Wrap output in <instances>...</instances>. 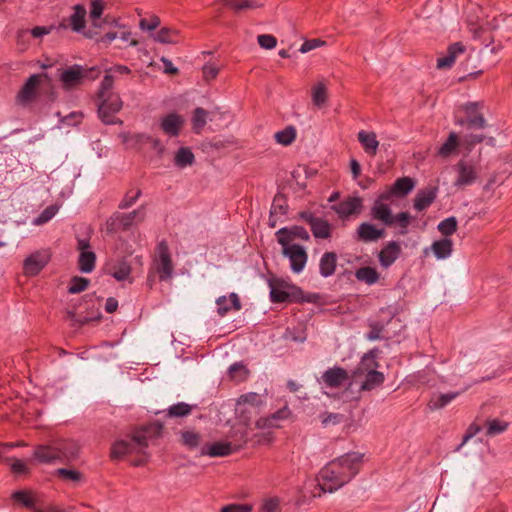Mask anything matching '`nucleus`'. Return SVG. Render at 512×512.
<instances>
[{
	"label": "nucleus",
	"mask_w": 512,
	"mask_h": 512,
	"mask_svg": "<svg viewBox=\"0 0 512 512\" xmlns=\"http://www.w3.org/2000/svg\"><path fill=\"white\" fill-rule=\"evenodd\" d=\"M363 455L351 452L337 457L320 469L317 475L319 493L314 497H320L322 493H334L348 484L359 472Z\"/></svg>",
	"instance_id": "obj_1"
},
{
	"label": "nucleus",
	"mask_w": 512,
	"mask_h": 512,
	"mask_svg": "<svg viewBox=\"0 0 512 512\" xmlns=\"http://www.w3.org/2000/svg\"><path fill=\"white\" fill-rule=\"evenodd\" d=\"M162 425L151 424L135 431L130 437L117 440L111 449L114 459H127L133 466H141L149 459L148 447L161 436Z\"/></svg>",
	"instance_id": "obj_2"
},
{
	"label": "nucleus",
	"mask_w": 512,
	"mask_h": 512,
	"mask_svg": "<svg viewBox=\"0 0 512 512\" xmlns=\"http://www.w3.org/2000/svg\"><path fill=\"white\" fill-rule=\"evenodd\" d=\"M378 362L373 352L366 353L356 370L354 371V381L360 384V389L370 391L379 387L385 380L382 372L378 371Z\"/></svg>",
	"instance_id": "obj_3"
},
{
	"label": "nucleus",
	"mask_w": 512,
	"mask_h": 512,
	"mask_svg": "<svg viewBox=\"0 0 512 512\" xmlns=\"http://www.w3.org/2000/svg\"><path fill=\"white\" fill-rule=\"evenodd\" d=\"M279 244L283 248V255L290 261V268L294 273H301L307 263V253L303 246L292 244L291 237L288 235L286 228H281L276 233Z\"/></svg>",
	"instance_id": "obj_4"
},
{
	"label": "nucleus",
	"mask_w": 512,
	"mask_h": 512,
	"mask_svg": "<svg viewBox=\"0 0 512 512\" xmlns=\"http://www.w3.org/2000/svg\"><path fill=\"white\" fill-rule=\"evenodd\" d=\"M467 23L473 38L481 40L486 47L493 41L491 31L499 26L495 17L484 19L482 16H467Z\"/></svg>",
	"instance_id": "obj_5"
},
{
	"label": "nucleus",
	"mask_w": 512,
	"mask_h": 512,
	"mask_svg": "<svg viewBox=\"0 0 512 512\" xmlns=\"http://www.w3.org/2000/svg\"><path fill=\"white\" fill-rule=\"evenodd\" d=\"M86 16L87 11L83 5H74L72 7V13L67 19L63 20L61 26L63 28H69L75 33L82 34L85 38L96 39L99 32L86 28Z\"/></svg>",
	"instance_id": "obj_6"
},
{
	"label": "nucleus",
	"mask_w": 512,
	"mask_h": 512,
	"mask_svg": "<svg viewBox=\"0 0 512 512\" xmlns=\"http://www.w3.org/2000/svg\"><path fill=\"white\" fill-rule=\"evenodd\" d=\"M153 264L161 281H167L173 277L174 266L166 242L162 241L157 245Z\"/></svg>",
	"instance_id": "obj_7"
},
{
	"label": "nucleus",
	"mask_w": 512,
	"mask_h": 512,
	"mask_svg": "<svg viewBox=\"0 0 512 512\" xmlns=\"http://www.w3.org/2000/svg\"><path fill=\"white\" fill-rule=\"evenodd\" d=\"M100 98L102 101L98 108V115L102 122L105 124L118 123L119 121L115 118V114H117L123 106L120 96L116 93H109L107 96Z\"/></svg>",
	"instance_id": "obj_8"
},
{
	"label": "nucleus",
	"mask_w": 512,
	"mask_h": 512,
	"mask_svg": "<svg viewBox=\"0 0 512 512\" xmlns=\"http://www.w3.org/2000/svg\"><path fill=\"white\" fill-rule=\"evenodd\" d=\"M455 170L457 173L454 185L460 188L470 186L477 180L478 170L475 164L461 160L456 166Z\"/></svg>",
	"instance_id": "obj_9"
},
{
	"label": "nucleus",
	"mask_w": 512,
	"mask_h": 512,
	"mask_svg": "<svg viewBox=\"0 0 512 512\" xmlns=\"http://www.w3.org/2000/svg\"><path fill=\"white\" fill-rule=\"evenodd\" d=\"M263 404V397L257 393H247L242 396L237 401L236 404V412L241 415L245 420L249 418V416L256 414L258 408Z\"/></svg>",
	"instance_id": "obj_10"
},
{
	"label": "nucleus",
	"mask_w": 512,
	"mask_h": 512,
	"mask_svg": "<svg viewBox=\"0 0 512 512\" xmlns=\"http://www.w3.org/2000/svg\"><path fill=\"white\" fill-rule=\"evenodd\" d=\"M466 115V119L459 118L456 124L459 126L467 125L468 128H484L486 121L479 111V104L477 102H469L462 106Z\"/></svg>",
	"instance_id": "obj_11"
},
{
	"label": "nucleus",
	"mask_w": 512,
	"mask_h": 512,
	"mask_svg": "<svg viewBox=\"0 0 512 512\" xmlns=\"http://www.w3.org/2000/svg\"><path fill=\"white\" fill-rule=\"evenodd\" d=\"M50 253L47 250H39L29 255L23 263V271L26 276H36L48 264Z\"/></svg>",
	"instance_id": "obj_12"
},
{
	"label": "nucleus",
	"mask_w": 512,
	"mask_h": 512,
	"mask_svg": "<svg viewBox=\"0 0 512 512\" xmlns=\"http://www.w3.org/2000/svg\"><path fill=\"white\" fill-rule=\"evenodd\" d=\"M77 248L80 252L78 264L79 269L83 273H90L95 267L96 256L95 253L90 249L89 242L85 239H79Z\"/></svg>",
	"instance_id": "obj_13"
},
{
	"label": "nucleus",
	"mask_w": 512,
	"mask_h": 512,
	"mask_svg": "<svg viewBox=\"0 0 512 512\" xmlns=\"http://www.w3.org/2000/svg\"><path fill=\"white\" fill-rule=\"evenodd\" d=\"M388 195L381 196L376 200L371 207V216L374 220L380 221L386 226L394 225V215L392 214L391 208L388 204L384 203L383 200L387 199Z\"/></svg>",
	"instance_id": "obj_14"
},
{
	"label": "nucleus",
	"mask_w": 512,
	"mask_h": 512,
	"mask_svg": "<svg viewBox=\"0 0 512 512\" xmlns=\"http://www.w3.org/2000/svg\"><path fill=\"white\" fill-rule=\"evenodd\" d=\"M185 124V118L177 113H169L160 119V128L169 137L179 135Z\"/></svg>",
	"instance_id": "obj_15"
},
{
	"label": "nucleus",
	"mask_w": 512,
	"mask_h": 512,
	"mask_svg": "<svg viewBox=\"0 0 512 512\" xmlns=\"http://www.w3.org/2000/svg\"><path fill=\"white\" fill-rule=\"evenodd\" d=\"M217 314L224 317L230 312H238L242 305L237 293L232 292L228 296H220L216 299Z\"/></svg>",
	"instance_id": "obj_16"
},
{
	"label": "nucleus",
	"mask_w": 512,
	"mask_h": 512,
	"mask_svg": "<svg viewBox=\"0 0 512 512\" xmlns=\"http://www.w3.org/2000/svg\"><path fill=\"white\" fill-rule=\"evenodd\" d=\"M241 447L242 444L233 445L231 442H215L205 445L201 449V454L210 457H224L232 454Z\"/></svg>",
	"instance_id": "obj_17"
},
{
	"label": "nucleus",
	"mask_w": 512,
	"mask_h": 512,
	"mask_svg": "<svg viewBox=\"0 0 512 512\" xmlns=\"http://www.w3.org/2000/svg\"><path fill=\"white\" fill-rule=\"evenodd\" d=\"M363 206L362 198L358 196H351L341 201L337 206L334 207L336 213L341 218L359 214Z\"/></svg>",
	"instance_id": "obj_18"
},
{
	"label": "nucleus",
	"mask_w": 512,
	"mask_h": 512,
	"mask_svg": "<svg viewBox=\"0 0 512 512\" xmlns=\"http://www.w3.org/2000/svg\"><path fill=\"white\" fill-rule=\"evenodd\" d=\"M321 379L325 386L339 388L347 382L348 373L341 367H333L325 371Z\"/></svg>",
	"instance_id": "obj_19"
},
{
	"label": "nucleus",
	"mask_w": 512,
	"mask_h": 512,
	"mask_svg": "<svg viewBox=\"0 0 512 512\" xmlns=\"http://www.w3.org/2000/svg\"><path fill=\"white\" fill-rule=\"evenodd\" d=\"M270 288V297L272 302L289 301L296 295L298 291L296 286L284 283L271 284Z\"/></svg>",
	"instance_id": "obj_20"
},
{
	"label": "nucleus",
	"mask_w": 512,
	"mask_h": 512,
	"mask_svg": "<svg viewBox=\"0 0 512 512\" xmlns=\"http://www.w3.org/2000/svg\"><path fill=\"white\" fill-rule=\"evenodd\" d=\"M57 454L58 450L56 444L40 445L35 449L32 459L40 463L51 464L60 462L59 455Z\"/></svg>",
	"instance_id": "obj_21"
},
{
	"label": "nucleus",
	"mask_w": 512,
	"mask_h": 512,
	"mask_svg": "<svg viewBox=\"0 0 512 512\" xmlns=\"http://www.w3.org/2000/svg\"><path fill=\"white\" fill-rule=\"evenodd\" d=\"M465 52V46L456 42L449 46L447 53L444 56H440L437 59V67L439 69H448L451 68L455 63L457 57Z\"/></svg>",
	"instance_id": "obj_22"
},
{
	"label": "nucleus",
	"mask_w": 512,
	"mask_h": 512,
	"mask_svg": "<svg viewBox=\"0 0 512 512\" xmlns=\"http://www.w3.org/2000/svg\"><path fill=\"white\" fill-rule=\"evenodd\" d=\"M153 40L161 44H179L182 41L181 32L173 27H162L152 35Z\"/></svg>",
	"instance_id": "obj_23"
},
{
	"label": "nucleus",
	"mask_w": 512,
	"mask_h": 512,
	"mask_svg": "<svg viewBox=\"0 0 512 512\" xmlns=\"http://www.w3.org/2000/svg\"><path fill=\"white\" fill-rule=\"evenodd\" d=\"M400 252L401 247L397 242H389L379 253L381 266L384 268L391 266L398 259Z\"/></svg>",
	"instance_id": "obj_24"
},
{
	"label": "nucleus",
	"mask_w": 512,
	"mask_h": 512,
	"mask_svg": "<svg viewBox=\"0 0 512 512\" xmlns=\"http://www.w3.org/2000/svg\"><path fill=\"white\" fill-rule=\"evenodd\" d=\"M43 77H46V75L34 74L29 77L18 95V98L22 103H27L35 97L36 88Z\"/></svg>",
	"instance_id": "obj_25"
},
{
	"label": "nucleus",
	"mask_w": 512,
	"mask_h": 512,
	"mask_svg": "<svg viewBox=\"0 0 512 512\" xmlns=\"http://www.w3.org/2000/svg\"><path fill=\"white\" fill-rule=\"evenodd\" d=\"M384 229L377 228L375 225L364 222L361 223L357 229V234L360 240L364 242H373L384 236Z\"/></svg>",
	"instance_id": "obj_26"
},
{
	"label": "nucleus",
	"mask_w": 512,
	"mask_h": 512,
	"mask_svg": "<svg viewBox=\"0 0 512 512\" xmlns=\"http://www.w3.org/2000/svg\"><path fill=\"white\" fill-rule=\"evenodd\" d=\"M60 462H66L75 459L79 453V446L76 442L71 440H65L55 443Z\"/></svg>",
	"instance_id": "obj_27"
},
{
	"label": "nucleus",
	"mask_w": 512,
	"mask_h": 512,
	"mask_svg": "<svg viewBox=\"0 0 512 512\" xmlns=\"http://www.w3.org/2000/svg\"><path fill=\"white\" fill-rule=\"evenodd\" d=\"M84 74L79 66H73L69 69L65 70L61 74V81L63 83V86L66 89H71L75 87L76 85L80 84L81 80L83 79Z\"/></svg>",
	"instance_id": "obj_28"
},
{
	"label": "nucleus",
	"mask_w": 512,
	"mask_h": 512,
	"mask_svg": "<svg viewBox=\"0 0 512 512\" xmlns=\"http://www.w3.org/2000/svg\"><path fill=\"white\" fill-rule=\"evenodd\" d=\"M357 138L366 153L372 156L377 153L379 142L374 132L361 130L358 132Z\"/></svg>",
	"instance_id": "obj_29"
},
{
	"label": "nucleus",
	"mask_w": 512,
	"mask_h": 512,
	"mask_svg": "<svg viewBox=\"0 0 512 512\" xmlns=\"http://www.w3.org/2000/svg\"><path fill=\"white\" fill-rule=\"evenodd\" d=\"M431 251L438 260L447 259L453 251V242L449 238L436 240L431 245Z\"/></svg>",
	"instance_id": "obj_30"
},
{
	"label": "nucleus",
	"mask_w": 512,
	"mask_h": 512,
	"mask_svg": "<svg viewBox=\"0 0 512 512\" xmlns=\"http://www.w3.org/2000/svg\"><path fill=\"white\" fill-rule=\"evenodd\" d=\"M208 120H212L211 113L201 107H197L193 111V115L191 118L193 131L199 134L205 127Z\"/></svg>",
	"instance_id": "obj_31"
},
{
	"label": "nucleus",
	"mask_w": 512,
	"mask_h": 512,
	"mask_svg": "<svg viewBox=\"0 0 512 512\" xmlns=\"http://www.w3.org/2000/svg\"><path fill=\"white\" fill-rule=\"evenodd\" d=\"M336 261L337 257L335 253H324L319 263L320 274L325 278L334 274L336 269Z\"/></svg>",
	"instance_id": "obj_32"
},
{
	"label": "nucleus",
	"mask_w": 512,
	"mask_h": 512,
	"mask_svg": "<svg viewBox=\"0 0 512 512\" xmlns=\"http://www.w3.org/2000/svg\"><path fill=\"white\" fill-rule=\"evenodd\" d=\"M290 410L287 407H284L277 412L273 413L268 418H263L257 421V427L258 428H264V427H277V422L279 420L288 419L290 417Z\"/></svg>",
	"instance_id": "obj_33"
},
{
	"label": "nucleus",
	"mask_w": 512,
	"mask_h": 512,
	"mask_svg": "<svg viewBox=\"0 0 512 512\" xmlns=\"http://www.w3.org/2000/svg\"><path fill=\"white\" fill-rule=\"evenodd\" d=\"M460 145L458 135L451 132L446 141L439 147L438 154L443 158L453 155Z\"/></svg>",
	"instance_id": "obj_34"
},
{
	"label": "nucleus",
	"mask_w": 512,
	"mask_h": 512,
	"mask_svg": "<svg viewBox=\"0 0 512 512\" xmlns=\"http://www.w3.org/2000/svg\"><path fill=\"white\" fill-rule=\"evenodd\" d=\"M145 219V208L140 207L132 212L119 216V222L124 228L143 222Z\"/></svg>",
	"instance_id": "obj_35"
},
{
	"label": "nucleus",
	"mask_w": 512,
	"mask_h": 512,
	"mask_svg": "<svg viewBox=\"0 0 512 512\" xmlns=\"http://www.w3.org/2000/svg\"><path fill=\"white\" fill-rule=\"evenodd\" d=\"M309 223L311 230L316 238L326 239L330 236V225L327 221L321 218H310Z\"/></svg>",
	"instance_id": "obj_36"
},
{
	"label": "nucleus",
	"mask_w": 512,
	"mask_h": 512,
	"mask_svg": "<svg viewBox=\"0 0 512 512\" xmlns=\"http://www.w3.org/2000/svg\"><path fill=\"white\" fill-rule=\"evenodd\" d=\"M414 186H415V184L411 178L403 177V178L398 179L394 183L391 190L386 195H388V197L391 194L404 196V195L408 194L410 191H412Z\"/></svg>",
	"instance_id": "obj_37"
},
{
	"label": "nucleus",
	"mask_w": 512,
	"mask_h": 512,
	"mask_svg": "<svg viewBox=\"0 0 512 512\" xmlns=\"http://www.w3.org/2000/svg\"><path fill=\"white\" fill-rule=\"evenodd\" d=\"M312 102L317 107L325 105L328 99L327 86L324 82L318 81L312 87Z\"/></svg>",
	"instance_id": "obj_38"
},
{
	"label": "nucleus",
	"mask_w": 512,
	"mask_h": 512,
	"mask_svg": "<svg viewBox=\"0 0 512 512\" xmlns=\"http://www.w3.org/2000/svg\"><path fill=\"white\" fill-rule=\"evenodd\" d=\"M436 197L434 190H422L419 191L415 197L414 208L418 211H422L429 207Z\"/></svg>",
	"instance_id": "obj_39"
},
{
	"label": "nucleus",
	"mask_w": 512,
	"mask_h": 512,
	"mask_svg": "<svg viewBox=\"0 0 512 512\" xmlns=\"http://www.w3.org/2000/svg\"><path fill=\"white\" fill-rule=\"evenodd\" d=\"M195 157L192 151L187 147H181L175 154L174 163L178 168H185L194 163Z\"/></svg>",
	"instance_id": "obj_40"
},
{
	"label": "nucleus",
	"mask_w": 512,
	"mask_h": 512,
	"mask_svg": "<svg viewBox=\"0 0 512 512\" xmlns=\"http://www.w3.org/2000/svg\"><path fill=\"white\" fill-rule=\"evenodd\" d=\"M356 278L368 285H373L379 280V273L373 267H362L355 273Z\"/></svg>",
	"instance_id": "obj_41"
},
{
	"label": "nucleus",
	"mask_w": 512,
	"mask_h": 512,
	"mask_svg": "<svg viewBox=\"0 0 512 512\" xmlns=\"http://www.w3.org/2000/svg\"><path fill=\"white\" fill-rule=\"evenodd\" d=\"M458 395V392L434 395L430 400L429 406L433 410L441 409L454 400Z\"/></svg>",
	"instance_id": "obj_42"
},
{
	"label": "nucleus",
	"mask_w": 512,
	"mask_h": 512,
	"mask_svg": "<svg viewBox=\"0 0 512 512\" xmlns=\"http://www.w3.org/2000/svg\"><path fill=\"white\" fill-rule=\"evenodd\" d=\"M192 405H189L185 402H179L171 405L167 409V416L171 418H180L188 416L192 412Z\"/></svg>",
	"instance_id": "obj_43"
},
{
	"label": "nucleus",
	"mask_w": 512,
	"mask_h": 512,
	"mask_svg": "<svg viewBox=\"0 0 512 512\" xmlns=\"http://www.w3.org/2000/svg\"><path fill=\"white\" fill-rule=\"evenodd\" d=\"M274 137L278 144L288 146L296 139V129L292 126H288L285 129L275 133Z\"/></svg>",
	"instance_id": "obj_44"
},
{
	"label": "nucleus",
	"mask_w": 512,
	"mask_h": 512,
	"mask_svg": "<svg viewBox=\"0 0 512 512\" xmlns=\"http://www.w3.org/2000/svg\"><path fill=\"white\" fill-rule=\"evenodd\" d=\"M131 268L126 261H120L116 263L112 270L111 275L118 281L127 280L130 276Z\"/></svg>",
	"instance_id": "obj_45"
},
{
	"label": "nucleus",
	"mask_w": 512,
	"mask_h": 512,
	"mask_svg": "<svg viewBox=\"0 0 512 512\" xmlns=\"http://www.w3.org/2000/svg\"><path fill=\"white\" fill-rule=\"evenodd\" d=\"M508 427V423L498 419H490L486 422V435L494 437L503 433Z\"/></svg>",
	"instance_id": "obj_46"
},
{
	"label": "nucleus",
	"mask_w": 512,
	"mask_h": 512,
	"mask_svg": "<svg viewBox=\"0 0 512 512\" xmlns=\"http://www.w3.org/2000/svg\"><path fill=\"white\" fill-rule=\"evenodd\" d=\"M457 229V219L453 216L448 217L442 220L438 224V230L441 234L448 238V236L452 235Z\"/></svg>",
	"instance_id": "obj_47"
},
{
	"label": "nucleus",
	"mask_w": 512,
	"mask_h": 512,
	"mask_svg": "<svg viewBox=\"0 0 512 512\" xmlns=\"http://www.w3.org/2000/svg\"><path fill=\"white\" fill-rule=\"evenodd\" d=\"M281 505V499L278 496L264 498L260 505V512H278Z\"/></svg>",
	"instance_id": "obj_48"
},
{
	"label": "nucleus",
	"mask_w": 512,
	"mask_h": 512,
	"mask_svg": "<svg viewBox=\"0 0 512 512\" xmlns=\"http://www.w3.org/2000/svg\"><path fill=\"white\" fill-rule=\"evenodd\" d=\"M229 377L237 382L243 381L248 375L246 367L241 363H235L228 370Z\"/></svg>",
	"instance_id": "obj_49"
},
{
	"label": "nucleus",
	"mask_w": 512,
	"mask_h": 512,
	"mask_svg": "<svg viewBox=\"0 0 512 512\" xmlns=\"http://www.w3.org/2000/svg\"><path fill=\"white\" fill-rule=\"evenodd\" d=\"M56 474L64 480L78 483L83 479L82 473L74 469L59 468Z\"/></svg>",
	"instance_id": "obj_50"
},
{
	"label": "nucleus",
	"mask_w": 512,
	"mask_h": 512,
	"mask_svg": "<svg viewBox=\"0 0 512 512\" xmlns=\"http://www.w3.org/2000/svg\"><path fill=\"white\" fill-rule=\"evenodd\" d=\"M57 211L58 208L56 206H48L41 212V214L38 217L34 218L33 224L39 226L44 223H47L56 215Z\"/></svg>",
	"instance_id": "obj_51"
},
{
	"label": "nucleus",
	"mask_w": 512,
	"mask_h": 512,
	"mask_svg": "<svg viewBox=\"0 0 512 512\" xmlns=\"http://www.w3.org/2000/svg\"><path fill=\"white\" fill-rule=\"evenodd\" d=\"M89 285V280L83 277H74L69 285L68 291L71 294H76L84 291Z\"/></svg>",
	"instance_id": "obj_52"
},
{
	"label": "nucleus",
	"mask_w": 512,
	"mask_h": 512,
	"mask_svg": "<svg viewBox=\"0 0 512 512\" xmlns=\"http://www.w3.org/2000/svg\"><path fill=\"white\" fill-rule=\"evenodd\" d=\"M370 331L367 333L366 338L369 341H376L381 339V333L384 329V324L376 321L369 323Z\"/></svg>",
	"instance_id": "obj_53"
},
{
	"label": "nucleus",
	"mask_w": 512,
	"mask_h": 512,
	"mask_svg": "<svg viewBox=\"0 0 512 512\" xmlns=\"http://www.w3.org/2000/svg\"><path fill=\"white\" fill-rule=\"evenodd\" d=\"M7 463L10 464L11 470L15 474H25L28 472V467L26 462L16 459V458H5L4 459Z\"/></svg>",
	"instance_id": "obj_54"
},
{
	"label": "nucleus",
	"mask_w": 512,
	"mask_h": 512,
	"mask_svg": "<svg viewBox=\"0 0 512 512\" xmlns=\"http://www.w3.org/2000/svg\"><path fill=\"white\" fill-rule=\"evenodd\" d=\"M326 42L321 39H309L304 41V43L301 45L299 52L302 54L308 53L316 48L325 46Z\"/></svg>",
	"instance_id": "obj_55"
},
{
	"label": "nucleus",
	"mask_w": 512,
	"mask_h": 512,
	"mask_svg": "<svg viewBox=\"0 0 512 512\" xmlns=\"http://www.w3.org/2000/svg\"><path fill=\"white\" fill-rule=\"evenodd\" d=\"M258 44L267 50L274 49L277 45V39L270 34H261L257 37Z\"/></svg>",
	"instance_id": "obj_56"
},
{
	"label": "nucleus",
	"mask_w": 512,
	"mask_h": 512,
	"mask_svg": "<svg viewBox=\"0 0 512 512\" xmlns=\"http://www.w3.org/2000/svg\"><path fill=\"white\" fill-rule=\"evenodd\" d=\"M224 4L236 12L245 9V8H255L258 5L255 2L244 0L242 2H237L236 0H223Z\"/></svg>",
	"instance_id": "obj_57"
},
{
	"label": "nucleus",
	"mask_w": 512,
	"mask_h": 512,
	"mask_svg": "<svg viewBox=\"0 0 512 512\" xmlns=\"http://www.w3.org/2000/svg\"><path fill=\"white\" fill-rule=\"evenodd\" d=\"M411 217L406 212H401L397 215H394V225L402 229L401 233L404 234L408 225L410 224Z\"/></svg>",
	"instance_id": "obj_58"
},
{
	"label": "nucleus",
	"mask_w": 512,
	"mask_h": 512,
	"mask_svg": "<svg viewBox=\"0 0 512 512\" xmlns=\"http://www.w3.org/2000/svg\"><path fill=\"white\" fill-rule=\"evenodd\" d=\"M113 83H114L113 75L106 70V75L101 82L99 96L100 97L107 96L110 93L109 91L113 87Z\"/></svg>",
	"instance_id": "obj_59"
},
{
	"label": "nucleus",
	"mask_w": 512,
	"mask_h": 512,
	"mask_svg": "<svg viewBox=\"0 0 512 512\" xmlns=\"http://www.w3.org/2000/svg\"><path fill=\"white\" fill-rule=\"evenodd\" d=\"M182 440L184 444L190 448H195L200 442V437L197 433L192 431H186L182 433Z\"/></svg>",
	"instance_id": "obj_60"
},
{
	"label": "nucleus",
	"mask_w": 512,
	"mask_h": 512,
	"mask_svg": "<svg viewBox=\"0 0 512 512\" xmlns=\"http://www.w3.org/2000/svg\"><path fill=\"white\" fill-rule=\"evenodd\" d=\"M160 25V19L157 16H152L149 20L141 19L139 27L144 31H153Z\"/></svg>",
	"instance_id": "obj_61"
},
{
	"label": "nucleus",
	"mask_w": 512,
	"mask_h": 512,
	"mask_svg": "<svg viewBox=\"0 0 512 512\" xmlns=\"http://www.w3.org/2000/svg\"><path fill=\"white\" fill-rule=\"evenodd\" d=\"M220 68L213 63H207L203 66V77L205 80L210 81L217 77Z\"/></svg>",
	"instance_id": "obj_62"
},
{
	"label": "nucleus",
	"mask_w": 512,
	"mask_h": 512,
	"mask_svg": "<svg viewBox=\"0 0 512 512\" xmlns=\"http://www.w3.org/2000/svg\"><path fill=\"white\" fill-rule=\"evenodd\" d=\"M253 506L250 504H230L222 507L220 512H251Z\"/></svg>",
	"instance_id": "obj_63"
},
{
	"label": "nucleus",
	"mask_w": 512,
	"mask_h": 512,
	"mask_svg": "<svg viewBox=\"0 0 512 512\" xmlns=\"http://www.w3.org/2000/svg\"><path fill=\"white\" fill-rule=\"evenodd\" d=\"M104 10V2L102 0H92L90 9V18H100Z\"/></svg>",
	"instance_id": "obj_64"
}]
</instances>
